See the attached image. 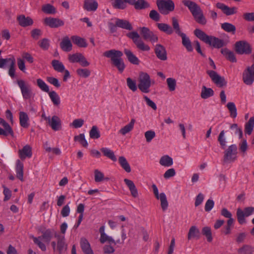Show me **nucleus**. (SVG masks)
Returning a JSON list of instances; mask_svg holds the SVG:
<instances>
[{
  "instance_id": "nucleus-1",
  "label": "nucleus",
  "mask_w": 254,
  "mask_h": 254,
  "mask_svg": "<svg viewBox=\"0 0 254 254\" xmlns=\"http://www.w3.org/2000/svg\"><path fill=\"white\" fill-rule=\"evenodd\" d=\"M42 239L45 242L49 243L51 241L53 235H55V241L52 243V246L55 252L62 254L64 248V237L57 234L53 229H47L42 232Z\"/></svg>"
},
{
  "instance_id": "nucleus-2",
  "label": "nucleus",
  "mask_w": 254,
  "mask_h": 254,
  "mask_svg": "<svg viewBox=\"0 0 254 254\" xmlns=\"http://www.w3.org/2000/svg\"><path fill=\"white\" fill-rule=\"evenodd\" d=\"M103 55L110 59L112 65L116 67L120 73H122L126 65L122 58L123 53L122 51L115 49L108 50L104 52Z\"/></svg>"
},
{
  "instance_id": "nucleus-3",
  "label": "nucleus",
  "mask_w": 254,
  "mask_h": 254,
  "mask_svg": "<svg viewBox=\"0 0 254 254\" xmlns=\"http://www.w3.org/2000/svg\"><path fill=\"white\" fill-rule=\"evenodd\" d=\"M193 33L199 40L215 48H221L224 45L223 40L214 36L207 35L204 31L199 29H195Z\"/></svg>"
},
{
  "instance_id": "nucleus-4",
  "label": "nucleus",
  "mask_w": 254,
  "mask_h": 254,
  "mask_svg": "<svg viewBox=\"0 0 254 254\" xmlns=\"http://www.w3.org/2000/svg\"><path fill=\"white\" fill-rule=\"evenodd\" d=\"M182 2L188 7L195 21L201 25H205L207 20L200 6L195 2L190 0H184Z\"/></svg>"
},
{
  "instance_id": "nucleus-5",
  "label": "nucleus",
  "mask_w": 254,
  "mask_h": 254,
  "mask_svg": "<svg viewBox=\"0 0 254 254\" xmlns=\"http://www.w3.org/2000/svg\"><path fill=\"white\" fill-rule=\"evenodd\" d=\"M127 36L131 39L136 48L141 51H149L150 50V47L144 43L141 39L139 34L136 31L129 32Z\"/></svg>"
},
{
  "instance_id": "nucleus-6",
  "label": "nucleus",
  "mask_w": 254,
  "mask_h": 254,
  "mask_svg": "<svg viewBox=\"0 0 254 254\" xmlns=\"http://www.w3.org/2000/svg\"><path fill=\"white\" fill-rule=\"evenodd\" d=\"M138 87L143 93H147L150 92L151 80L149 74L146 72H141L138 78Z\"/></svg>"
},
{
  "instance_id": "nucleus-7",
  "label": "nucleus",
  "mask_w": 254,
  "mask_h": 254,
  "mask_svg": "<svg viewBox=\"0 0 254 254\" xmlns=\"http://www.w3.org/2000/svg\"><path fill=\"white\" fill-rule=\"evenodd\" d=\"M156 4L160 12L164 15L169 14L175 8L174 3L172 0H157Z\"/></svg>"
},
{
  "instance_id": "nucleus-8",
  "label": "nucleus",
  "mask_w": 254,
  "mask_h": 254,
  "mask_svg": "<svg viewBox=\"0 0 254 254\" xmlns=\"http://www.w3.org/2000/svg\"><path fill=\"white\" fill-rule=\"evenodd\" d=\"M17 84L19 87L23 98L25 100L29 99L33 96V92L31 85L22 79L17 80Z\"/></svg>"
},
{
  "instance_id": "nucleus-9",
  "label": "nucleus",
  "mask_w": 254,
  "mask_h": 254,
  "mask_svg": "<svg viewBox=\"0 0 254 254\" xmlns=\"http://www.w3.org/2000/svg\"><path fill=\"white\" fill-rule=\"evenodd\" d=\"M238 148L236 144H232L225 149L224 152V161L225 162H234L237 159Z\"/></svg>"
},
{
  "instance_id": "nucleus-10",
  "label": "nucleus",
  "mask_w": 254,
  "mask_h": 254,
  "mask_svg": "<svg viewBox=\"0 0 254 254\" xmlns=\"http://www.w3.org/2000/svg\"><path fill=\"white\" fill-rule=\"evenodd\" d=\"M235 50L240 55H249L252 52L250 44L246 41L237 42L235 44Z\"/></svg>"
},
{
  "instance_id": "nucleus-11",
  "label": "nucleus",
  "mask_w": 254,
  "mask_h": 254,
  "mask_svg": "<svg viewBox=\"0 0 254 254\" xmlns=\"http://www.w3.org/2000/svg\"><path fill=\"white\" fill-rule=\"evenodd\" d=\"M242 80L247 85H252L254 82V64L247 67L242 74Z\"/></svg>"
},
{
  "instance_id": "nucleus-12",
  "label": "nucleus",
  "mask_w": 254,
  "mask_h": 254,
  "mask_svg": "<svg viewBox=\"0 0 254 254\" xmlns=\"http://www.w3.org/2000/svg\"><path fill=\"white\" fill-rule=\"evenodd\" d=\"M254 212V207L252 206L244 208L242 210L241 208H238L237 210V217L238 222L240 224H243L246 222L245 217H249Z\"/></svg>"
},
{
  "instance_id": "nucleus-13",
  "label": "nucleus",
  "mask_w": 254,
  "mask_h": 254,
  "mask_svg": "<svg viewBox=\"0 0 254 254\" xmlns=\"http://www.w3.org/2000/svg\"><path fill=\"white\" fill-rule=\"evenodd\" d=\"M139 29L140 34L144 40L149 41L152 43H156L158 41V36L148 27H142Z\"/></svg>"
},
{
  "instance_id": "nucleus-14",
  "label": "nucleus",
  "mask_w": 254,
  "mask_h": 254,
  "mask_svg": "<svg viewBox=\"0 0 254 254\" xmlns=\"http://www.w3.org/2000/svg\"><path fill=\"white\" fill-rule=\"evenodd\" d=\"M207 73L211 78L212 81L219 87L226 86L227 82L224 77L219 75L216 71L214 70H207Z\"/></svg>"
},
{
  "instance_id": "nucleus-15",
  "label": "nucleus",
  "mask_w": 254,
  "mask_h": 254,
  "mask_svg": "<svg viewBox=\"0 0 254 254\" xmlns=\"http://www.w3.org/2000/svg\"><path fill=\"white\" fill-rule=\"evenodd\" d=\"M46 120L50 127L55 131L59 130L62 128V124L60 119L57 116L52 117H45Z\"/></svg>"
},
{
  "instance_id": "nucleus-16",
  "label": "nucleus",
  "mask_w": 254,
  "mask_h": 254,
  "mask_svg": "<svg viewBox=\"0 0 254 254\" xmlns=\"http://www.w3.org/2000/svg\"><path fill=\"white\" fill-rule=\"evenodd\" d=\"M154 51L158 59L163 61L167 60V53L164 46L161 44H157L155 46Z\"/></svg>"
},
{
  "instance_id": "nucleus-17",
  "label": "nucleus",
  "mask_w": 254,
  "mask_h": 254,
  "mask_svg": "<svg viewBox=\"0 0 254 254\" xmlns=\"http://www.w3.org/2000/svg\"><path fill=\"white\" fill-rule=\"evenodd\" d=\"M124 53L130 63L134 65H138L139 64V60L131 50L128 49H125Z\"/></svg>"
},
{
  "instance_id": "nucleus-18",
  "label": "nucleus",
  "mask_w": 254,
  "mask_h": 254,
  "mask_svg": "<svg viewBox=\"0 0 254 254\" xmlns=\"http://www.w3.org/2000/svg\"><path fill=\"white\" fill-rule=\"evenodd\" d=\"M44 23L51 28H57L63 24V21L56 18L46 17Z\"/></svg>"
},
{
  "instance_id": "nucleus-19",
  "label": "nucleus",
  "mask_w": 254,
  "mask_h": 254,
  "mask_svg": "<svg viewBox=\"0 0 254 254\" xmlns=\"http://www.w3.org/2000/svg\"><path fill=\"white\" fill-rule=\"evenodd\" d=\"M80 245L84 254H94L90 245L86 238L82 237L80 239Z\"/></svg>"
},
{
  "instance_id": "nucleus-20",
  "label": "nucleus",
  "mask_w": 254,
  "mask_h": 254,
  "mask_svg": "<svg viewBox=\"0 0 254 254\" xmlns=\"http://www.w3.org/2000/svg\"><path fill=\"white\" fill-rule=\"evenodd\" d=\"M98 6V3L96 0H84L83 8L88 11H95Z\"/></svg>"
},
{
  "instance_id": "nucleus-21",
  "label": "nucleus",
  "mask_w": 254,
  "mask_h": 254,
  "mask_svg": "<svg viewBox=\"0 0 254 254\" xmlns=\"http://www.w3.org/2000/svg\"><path fill=\"white\" fill-rule=\"evenodd\" d=\"M216 7L221 9L226 15H231L236 13L237 8L235 7H229L223 3L218 2L216 3Z\"/></svg>"
},
{
  "instance_id": "nucleus-22",
  "label": "nucleus",
  "mask_w": 254,
  "mask_h": 254,
  "mask_svg": "<svg viewBox=\"0 0 254 254\" xmlns=\"http://www.w3.org/2000/svg\"><path fill=\"white\" fill-rule=\"evenodd\" d=\"M18 154L21 160H24L26 157L31 158L32 155V148L29 145H26L22 149L19 150Z\"/></svg>"
},
{
  "instance_id": "nucleus-23",
  "label": "nucleus",
  "mask_w": 254,
  "mask_h": 254,
  "mask_svg": "<svg viewBox=\"0 0 254 254\" xmlns=\"http://www.w3.org/2000/svg\"><path fill=\"white\" fill-rule=\"evenodd\" d=\"M19 24L23 27L31 26L33 24V21L30 17H26L24 15H20L17 17Z\"/></svg>"
},
{
  "instance_id": "nucleus-24",
  "label": "nucleus",
  "mask_w": 254,
  "mask_h": 254,
  "mask_svg": "<svg viewBox=\"0 0 254 254\" xmlns=\"http://www.w3.org/2000/svg\"><path fill=\"white\" fill-rule=\"evenodd\" d=\"M124 181L130 190L132 196L137 197L138 196V190L133 181L127 179H125Z\"/></svg>"
},
{
  "instance_id": "nucleus-25",
  "label": "nucleus",
  "mask_w": 254,
  "mask_h": 254,
  "mask_svg": "<svg viewBox=\"0 0 254 254\" xmlns=\"http://www.w3.org/2000/svg\"><path fill=\"white\" fill-rule=\"evenodd\" d=\"M116 25L120 28L128 30H131L133 29L131 23L125 19H117Z\"/></svg>"
},
{
  "instance_id": "nucleus-26",
  "label": "nucleus",
  "mask_w": 254,
  "mask_h": 254,
  "mask_svg": "<svg viewBox=\"0 0 254 254\" xmlns=\"http://www.w3.org/2000/svg\"><path fill=\"white\" fill-rule=\"evenodd\" d=\"M221 53L229 61L232 63H236L237 62V59L234 52L229 50L227 48L222 49Z\"/></svg>"
},
{
  "instance_id": "nucleus-27",
  "label": "nucleus",
  "mask_w": 254,
  "mask_h": 254,
  "mask_svg": "<svg viewBox=\"0 0 254 254\" xmlns=\"http://www.w3.org/2000/svg\"><path fill=\"white\" fill-rule=\"evenodd\" d=\"M180 36L181 37L182 39V44L186 48L187 50L189 52H192L193 51V48L189 38L187 37L185 33H183L180 35Z\"/></svg>"
},
{
  "instance_id": "nucleus-28",
  "label": "nucleus",
  "mask_w": 254,
  "mask_h": 254,
  "mask_svg": "<svg viewBox=\"0 0 254 254\" xmlns=\"http://www.w3.org/2000/svg\"><path fill=\"white\" fill-rule=\"evenodd\" d=\"M157 26L161 31L165 32L168 35H171L174 32L172 27L166 23H157Z\"/></svg>"
},
{
  "instance_id": "nucleus-29",
  "label": "nucleus",
  "mask_w": 254,
  "mask_h": 254,
  "mask_svg": "<svg viewBox=\"0 0 254 254\" xmlns=\"http://www.w3.org/2000/svg\"><path fill=\"white\" fill-rule=\"evenodd\" d=\"M150 4L145 0H135L133 6L136 10H141L150 7Z\"/></svg>"
},
{
  "instance_id": "nucleus-30",
  "label": "nucleus",
  "mask_w": 254,
  "mask_h": 254,
  "mask_svg": "<svg viewBox=\"0 0 254 254\" xmlns=\"http://www.w3.org/2000/svg\"><path fill=\"white\" fill-rule=\"evenodd\" d=\"M72 42L79 47L85 48L87 44L85 40L78 36H72L71 37Z\"/></svg>"
},
{
  "instance_id": "nucleus-31",
  "label": "nucleus",
  "mask_w": 254,
  "mask_h": 254,
  "mask_svg": "<svg viewBox=\"0 0 254 254\" xmlns=\"http://www.w3.org/2000/svg\"><path fill=\"white\" fill-rule=\"evenodd\" d=\"M254 128V117L250 118L249 121L245 125V133L246 134L251 135Z\"/></svg>"
},
{
  "instance_id": "nucleus-32",
  "label": "nucleus",
  "mask_w": 254,
  "mask_h": 254,
  "mask_svg": "<svg viewBox=\"0 0 254 254\" xmlns=\"http://www.w3.org/2000/svg\"><path fill=\"white\" fill-rule=\"evenodd\" d=\"M23 164L19 160H17L16 164V177L21 181H23Z\"/></svg>"
},
{
  "instance_id": "nucleus-33",
  "label": "nucleus",
  "mask_w": 254,
  "mask_h": 254,
  "mask_svg": "<svg viewBox=\"0 0 254 254\" xmlns=\"http://www.w3.org/2000/svg\"><path fill=\"white\" fill-rule=\"evenodd\" d=\"M214 91L210 88H207L203 86L201 89L200 96L202 99H206L213 96Z\"/></svg>"
},
{
  "instance_id": "nucleus-34",
  "label": "nucleus",
  "mask_w": 254,
  "mask_h": 254,
  "mask_svg": "<svg viewBox=\"0 0 254 254\" xmlns=\"http://www.w3.org/2000/svg\"><path fill=\"white\" fill-rule=\"evenodd\" d=\"M200 237V232L198 229L196 228V227L193 226H191L189 231L188 235V239L189 240L191 239V238H196V239H199Z\"/></svg>"
},
{
  "instance_id": "nucleus-35",
  "label": "nucleus",
  "mask_w": 254,
  "mask_h": 254,
  "mask_svg": "<svg viewBox=\"0 0 254 254\" xmlns=\"http://www.w3.org/2000/svg\"><path fill=\"white\" fill-rule=\"evenodd\" d=\"M29 118L27 114L24 112H20L19 113V122L20 125L23 127H27L29 126L28 123Z\"/></svg>"
},
{
  "instance_id": "nucleus-36",
  "label": "nucleus",
  "mask_w": 254,
  "mask_h": 254,
  "mask_svg": "<svg viewBox=\"0 0 254 254\" xmlns=\"http://www.w3.org/2000/svg\"><path fill=\"white\" fill-rule=\"evenodd\" d=\"M100 150L105 156L109 158L114 162L117 161V159L114 152L109 148L103 147L101 148Z\"/></svg>"
},
{
  "instance_id": "nucleus-37",
  "label": "nucleus",
  "mask_w": 254,
  "mask_h": 254,
  "mask_svg": "<svg viewBox=\"0 0 254 254\" xmlns=\"http://www.w3.org/2000/svg\"><path fill=\"white\" fill-rule=\"evenodd\" d=\"M135 122V120L134 119H132L128 124L119 130V133L124 135L130 132L133 128Z\"/></svg>"
},
{
  "instance_id": "nucleus-38",
  "label": "nucleus",
  "mask_w": 254,
  "mask_h": 254,
  "mask_svg": "<svg viewBox=\"0 0 254 254\" xmlns=\"http://www.w3.org/2000/svg\"><path fill=\"white\" fill-rule=\"evenodd\" d=\"M159 163L163 166L169 167L173 163V159L167 155H164L160 158Z\"/></svg>"
},
{
  "instance_id": "nucleus-39",
  "label": "nucleus",
  "mask_w": 254,
  "mask_h": 254,
  "mask_svg": "<svg viewBox=\"0 0 254 254\" xmlns=\"http://www.w3.org/2000/svg\"><path fill=\"white\" fill-rule=\"evenodd\" d=\"M221 27L223 30L227 32L231 33L233 34L235 33L236 28L234 25L230 23H223L221 24Z\"/></svg>"
},
{
  "instance_id": "nucleus-40",
  "label": "nucleus",
  "mask_w": 254,
  "mask_h": 254,
  "mask_svg": "<svg viewBox=\"0 0 254 254\" xmlns=\"http://www.w3.org/2000/svg\"><path fill=\"white\" fill-rule=\"evenodd\" d=\"M119 163L121 167L127 172H131V168L126 158L124 156H120L119 158Z\"/></svg>"
},
{
  "instance_id": "nucleus-41",
  "label": "nucleus",
  "mask_w": 254,
  "mask_h": 254,
  "mask_svg": "<svg viewBox=\"0 0 254 254\" xmlns=\"http://www.w3.org/2000/svg\"><path fill=\"white\" fill-rule=\"evenodd\" d=\"M112 5L114 8L119 9H125L127 6L124 0H113Z\"/></svg>"
},
{
  "instance_id": "nucleus-42",
  "label": "nucleus",
  "mask_w": 254,
  "mask_h": 254,
  "mask_svg": "<svg viewBox=\"0 0 254 254\" xmlns=\"http://www.w3.org/2000/svg\"><path fill=\"white\" fill-rule=\"evenodd\" d=\"M166 82L169 90L172 92L175 90L177 86V81L175 78L169 77L166 79Z\"/></svg>"
},
{
  "instance_id": "nucleus-43",
  "label": "nucleus",
  "mask_w": 254,
  "mask_h": 254,
  "mask_svg": "<svg viewBox=\"0 0 254 254\" xmlns=\"http://www.w3.org/2000/svg\"><path fill=\"white\" fill-rule=\"evenodd\" d=\"M74 140L78 141L79 143L84 147H87L88 144L87 141L85 138V135L83 133L79 134L78 135H75L74 137Z\"/></svg>"
},
{
  "instance_id": "nucleus-44",
  "label": "nucleus",
  "mask_w": 254,
  "mask_h": 254,
  "mask_svg": "<svg viewBox=\"0 0 254 254\" xmlns=\"http://www.w3.org/2000/svg\"><path fill=\"white\" fill-rule=\"evenodd\" d=\"M159 199L161 201V206L163 211H165L168 206V203L167 200L166 194L164 192L160 194Z\"/></svg>"
},
{
  "instance_id": "nucleus-45",
  "label": "nucleus",
  "mask_w": 254,
  "mask_h": 254,
  "mask_svg": "<svg viewBox=\"0 0 254 254\" xmlns=\"http://www.w3.org/2000/svg\"><path fill=\"white\" fill-rule=\"evenodd\" d=\"M172 26L173 28V29L174 30L175 33L179 36L182 34L183 33L181 32V28L180 27L178 19L176 17H173L172 18Z\"/></svg>"
},
{
  "instance_id": "nucleus-46",
  "label": "nucleus",
  "mask_w": 254,
  "mask_h": 254,
  "mask_svg": "<svg viewBox=\"0 0 254 254\" xmlns=\"http://www.w3.org/2000/svg\"><path fill=\"white\" fill-rule=\"evenodd\" d=\"M227 107L230 113V116L232 118H235L237 116V108L233 102H228Z\"/></svg>"
},
{
  "instance_id": "nucleus-47",
  "label": "nucleus",
  "mask_w": 254,
  "mask_h": 254,
  "mask_svg": "<svg viewBox=\"0 0 254 254\" xmlns=\"http://www.w3.org/2000/svg\"><path fill=\"white\" fill-rule=\"evenodd\" d=\"M89 136L92 139H98L100 137V131L97 126H94L92 127L89 131Z\"/></svg>"
},
{
  "instance_id": "nucleus-48",
  "label": "nucleus",
  "mask_w": 254,
  "mask_h": 254,
  "mask_svg": "<svg viewBox=\"0 0 254 254\" xmlns=\"http://www.w3.org/2000/svg\"><path fill=\"white\" fill-rule=\"evenodd\" d=\"M202 234L206 237L207 241L211 242L212 241V237L211 228L209 227H204L202 229Z\"/></svg>"
},
{
  "instance_id": "nucleus-49",
  "label": "nucleus",
  "mask_w": 254,
  "mask_h": 254,
  "mask_svg": "<svg viewBox=\"0 0 254 254\" xmlns=\"http://www.w3.org/2000/svg\"><path fill=\"white\" fill-rule=\"evenodd\" d=\"M218 141L219 142L221 148L224 149L226 146V140L224 130H222L219 133L218 137Z\"/></svg>"
},
{
  "instance_id": "nucleus-50",
  "label": "nucleus",
  "mask_w": 254,
  "mask_h": 254,
  "mask_svg": "<svg viewBox=\"0 0 254 254\" xmlns=\"http://www.w3.org/2000/svg\"><path fill=\"white\" fill-rule=\"evenodd\" d=\"M238 252L239 254H253L254 253V248L250 246L245 245L239 249Z\"/></svg>"
},
{
  "instance_id": "nucleus-51",
  "label": "nucleus",
  "mask_w": 254,
  "mask_h": 254,
  "mask_svg": "<svg viewBox=\"0 0 254 254\" xmlns=\"http://www.w3.org/2000/svg\"><path fill=\"white\" fill-rule=\"evenodd\" d=\"M49 95L52 101L55 105L58 106L60 104V97L56 92H49Z\"/></svg>"
},
{
  "instance_id": "nucleus-52",
  "label": "nucleus",
  "mask_w": 254,
  "mask_h": 254,
  "mask_svg": "<svg viewBox=\"0 0 254 254\" xmlns=\"http://www.w3.org/2000/svg\"><path fill=\"white\" fill-rule=\"evenodd\" d=\"M42 10L44 13L47 14H54L56 12L55 7L50 4L43 5Z\"/></svg>"
},
{
  "instance_id": "nucleus-53",
  "label": "nucleus",
  "mask_w": 254,
  "mask_h": 254,
  "mask_svg": "<svg viewBox=\"0 0 254 254\" xmlns=\"http://www.w3.org/2000/svg\"><path fill=\"white\" fill-rule=\"evenodd\" d=\"M33 240L34 243L36 244L42 251H45L46 250L45 245L42 242V237H33Z\"/></svg>"
},
{
  "instance_id": "nucleus-54",
  "label": "nucleus",
  "mask_w": 254,
  "mask_h": 254,
  "mask_svg": "<svg viewBox=\"0 0 254 254\" xmlns=\"http://www.w3.org/2000/svg\"><path fill=\"white\" fill-rule=\"evenodd\" d=\"M54 69L58 72L64 71V65L58 60H54L52 62Z\"/></svg>"
},
{
  "instance_id": "nucleus-55",
  "label": "nucleus",
  "mask_w": 254,
  "mask_h": 254,
  "mask_svg": "<svg viewBox=\"0 0 254 254\" xmlns=\"http://www.w3.org/2000/svg\"><path fill=\"white\" fill-rule=\"evenodd\" d=\"M77 74L83 78H87L90 75V71L87 68H78L76 70Z\"/></svg>"
},
{
  "instance_id": "nucleus-56",
  "label": "nucleus",
  "mask_w": 254,
  "mask_h": 254,
  "mask_svg": "<svg viewBox=\"0 0 254 254\" xmlns=\"http://www.w3.org/2000/svg\"><path fill=\"white\" fill-rule=\"evenodd\" d=\"M37 83L38 87L43 91L46 92H49V86L46 83L41 79H38L37 80Z\"/></svg>"
},
{
  "instance_id": "nucleus-57",
  "label": "nucleus",
  "mask_w": 254,
  "mask_h": 254,
  "mask_svg": "<svg viewBox=\"0 0 254 254\" xmlns=\"http://www.w3.org/2000/svg\"><path fill=\"white\" fill-rule=\"evenodd\" d=\"M127 84L129 89H130L133 92L136 91L137 86L135 80H132L130 77H128L127 79Z\"/></svg>"
},
{
  "instance_id": "nucleus-58",
  "label": "nucleus",
  "mask_w": 254,
  "mask_h": 254,
  "mask_svg": "<svg viewBox=\"0 0 254 254\" xmlns=\"http://www.w3.org/2000/svg\"><path fill=\"white\" fill-rule=\"evenodd\" d=\"M84 121L82 119H77L73 120L72 123L70 124V126L75 128L81 127L84 124Z\"/></svg>"
},
{
  "instance_id": "nucleus-59",
  "label": "nucleus",
  "mask_w": 254,
  "mask_h": 254,
  "mask_svg": "<svg viewBox=\"0 0 254 254\" xmlns=\"http://www.w3.org/2000/svg\"><path fill=\"white\" fill-rule=\"evenodd\" d=\"M94 179L96 182H101L104 179V176L102 172L96 169L94 171Z\"/></svg>"
},
{
  "instance_id": "nucleus-60",
  "label": "nucleus",
  "mask_w": 254,
  "mask_h": 254,
  "mask_svg": "<svg viewBox=\"0 0 254 254\" xmlns=\"http://www.w3.org/2000/svg\"><path fill=\"white\" fill-rule=\"evenodd\" d=\"M248 148V145L247 140L244 139L239 143V150L244 155H245Z\"/></svg>"
},
{
  "instance_id": "nucleus-61",
  "label": "nucleus",
  "mask_w": 254,
  "mask_h": 254,
  "mask_svg": "<svg viewBox=\"0 0 254 254\" xmlns=\"http://www.w3.org/2000/svg\"><path fill=\"white\" fill-rule=\"evenodd\" d=\"M82 55V54L80 53H76L73 55H70L68 56V60L71 63H79Z\"/></svg>"
},
{
  "instance_id": "nucleus-62",
  "label": "nucleus",
  "mask_w": 254,
  "mask_h": 254,
  "mask_svg": "<svg viewBox=\"0 0 254 254\" xmlns=\"http://www.w3.org/2000/svg\"><path fill=\"white\" fill-rule=\"evenodd\" d=\"M146 140L147 142H150L153 138L155 136V132L154 131L150 130L146 131L144 133Z\"/></svg>"
},
{
  "instance_id": "nucleus-63",
  "label": "nucleus",
  "mask_w": 254,
  "mask_h": 254,
  "mask_svg": "<svg viewBox=\"0 0 254 254\" xmlns=\"http://www.w3.org/2000/svg\"><path fill=\"white\" fill-rule=\"evenodd\" d=\"M149 17L155 21H158L160 20V16L156 10H152L150 11Z\"/></svg>"
},
{
  "instance_id": "nucleus-64",
  "label": "nucleus",
  "mask_w": 254,
  "mask_h": 254,
  "mask_svg": "<svg viewBox=\"0 0 254 254\" xmlns=\"http://www.w3.org/2000/svg\"><path fill=\"white\" fill-rule=\"evenodd\" d=\"M243 17L247 21L254 22V12L245 13L243 15Z\"/></svg>"
}]
</instances>
